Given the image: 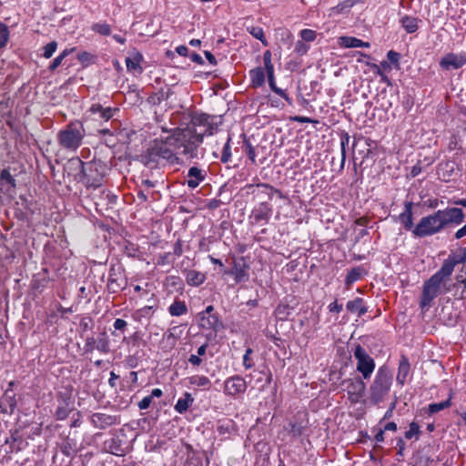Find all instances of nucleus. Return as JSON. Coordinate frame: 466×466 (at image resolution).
<instances>
[{
	"mask_svg": "<svg viewBox=\"0 0 466 466\" xmlns=\"http://www.w3.org/2000/svg\"><path fill=\"white\" fill-rule=\"evenodd\" d=\"M190 136L189 131H179L176 129L166 139H157L153 145L147 150L145 158L147 164L150 162L158 163L160 159L167 160L174 164L177 163V154H188L193 150L192 147L187 141Z\"/></svg>",
	"mask_w": 466,
	"mask_h": 466,
	"instance_id": "nucleus-1",
	"label": "nucleus"
},
{
	"mask_svg": "<svg viewBox=\"0 0 466 466\" xmlns=\"http://www.w3.org/2000/svg\"><path fill=\"white\" fill-rule=\"evenodd\" d=\"M464 220V213L459 208H447L440 209L431 215L420 218L412 234L417 238H424L441 232L449 225L458 226Z\"/></svg>",
	"mask_w": 466,
	"mask_h": 466,
	"instance_id": "nucleus-2",
	"label": "nucleus"
},
{
	"mask_svg": "<svg viewBox=\"0 0 466 466\" xmlns=\"http://www.w3.org/2000/svg\"><path fill=\"white\" fill-rule=\"evenodd\" d=\"M454 267L455 261L446 259L441 268L424 283L420 300L421 308L431 306L439 294L449 291L447 282L454 270Z\"/></svg>",
	"mask_w": 466,
	"mask_h": 466,
	"instance_id": "nucleus-3",
	"label": "nucleus"
},
{
	"mask_svg": "<svg viewBox=\"0 0 466 466\" xmlns=\"http://www.w3.org/2000/svg\"><path fill=\"white\" fill-rule=\"evenodd\" d=\"M210 120L211 116L208 115H197L192 119L193 127L182 130L190 132V136L187 137V141L193 149L202 142L204 136L212 135Z\"/></svg>",
	"mask_w": 466,
	"mask_h": 466,
	"instance_id": "nucleus-4",
	"label": "nucleus"
},
{
	"mask_svg": "<svg viewBox=\"0 0 466 466\" xmlns=\"http://www.w3.org/2000/svg\"><path fill=\"white\" fill-rule=\"evenodd\" d=\"M391 386V376L389 370L383 367L377 371L375 379L370 387V398L373 404L384 400Z\"/></svg>",
	"mask_w": 466,
	"mask_h": 466,
	"instance_id": "nucleus-5",
	"label": "nucleus"
},
{
	"mask_svg": "<svg viewBox=\"0 0 466 466\" xmlns=\"http://www.w3.org/2000/svg\"><path fill=\"white\" fill-rule=\"evenodd\" d=\"M84 137V130L78 124H70L58 134V141L61 147L68 150H76Z\"/></svg>",
	"mask_w": 466,
	"mask_h": 466,
	"instance_id": "nucleus-6",
	"label": "nucleus"
},
{
	"mask_svg": "<svg viewBox=\"0 0 466 466\" xmlns=\"http://www.w3.org/2000/svg\"><path fill=\"white\" fill-rule=\"evenodd\" d=\"M354 357L357 360L356 370L360 372L363 379H369L374 371V360L360 345L355 348Z\"/></svg>",
	"mask_w": 466,
	"mask_h": 466,
	"instance_id": "nucleus-7",
	"label": "nucleus"
},
{
	"mask_svg": "<svg viewBox=\"0 0 466 466\" xmlns=\"http://www.w3.org/2000/svg\"><path fill=\"white\" fill-rule=\"evenodd\" d=\"M343 390L347 392L348 399L352 404L358 403L363 397L366 385L360 378L347 379L342 381Z\"/></svg>",
	"mask_w": 466,
	"mask_h": 466,
	"instance_id": "nucleus-8",
	"label": "nucleus"
},
{
	"mask_svg": "<svg viewBox=\"0 0 466 466\" xmlns=\"http://www.w3.org/2000/svg\"><path fill=\"white\" fill-rule=\"evenodd\" d=\"M439 65L445 71L459 69L466 65V52L447 53L441 58Z\"/></svg>",
	"mask_w": 466,
	"mask_h": 466,
	"instance_id": "nucleus-9",
	"label": "nucleus"
},
{
	"mask_svg": "<svg viewBox=\"0 0 466 466\" xmlns=\"http://www.w3.org/2000/svg\"><path fill=\"white\" fill-rule=\"evenodd\" d=\"M247 390L246 380L240 376H232L224 382V393L229 396L242 394Z\"/></svg>",
	"mask_w": 466,
	"mask_h": 466,
	"instance_id": "nucleus-10",
	"label": "nucleus"
},
{
	"mask_svg": "<svg viewBox=\"0 0 466 466\" xmlns=\"http://www.w3.org/2000/svg\"><path fill=\"white\" fill-rule=\"evenodd\" d=\"M198 325L205 329L217 330L221 323L217 315H206V313L198 314Z\"/></svg>",
	"mask_w": 466,
	"mask_h": 466,
	"instance_id": "nucleus-11",
	"label": "nucleus"
},
{
	"mask_svg": "<svg viewBox=\"0 0 466 466\" xmlns=\"http://www.w3.org/2000/svg\"><path fill=\"white\" fill-rule=\"evenodd\" d=\"M205 179L203 171L197 167H192L187 172V185L190 188H196Z\"/></svg>",
	"mask_w": 466,
	"mask_h": 466,
	"instance_id": "nucleus-12",
	"label": "nucleus"
},
{
	"mask_svg": "<svg viewBox=\"0 0 466 466\" xmlns=\"http://www.w3.org/2000/svg\"><path fill=\"white\" fill-rule=\"evenodd\" d=\"M339 46L344 48H356L370 46L369 42H364L361 39L353 36H340L338 40Z\"/></svg>",
	"mask_w": 466,
	"mask_h": 466,
	"instance_id": "nucleus-13",
	"label": "nucleus"
},
{
	"mask_svg": "<svg viewBox=\"0 0 466 466\" xmlns=\"http://www.w3.org/2000/svg\"><path fill=\"white\" fill-rule=\"evenodd\" d=\"M412 206V202H406L404 206V210L399 216L400 223L404 226L405 229L407 230H410L413 228Z\"/></svg>",
	"mask_w": 466,
	"mask_h": 466,
	"instance_id": "nucleus-14",
	"label": "nucleus"
},
{
	"mask_svg": "<svg viewBox=\"0 0 466 466\" xmlns=\"http://www.w3.org/2000/svg\"><path fill=\"white\" fill-rule=\"evenodd\" d=\"M93 423L99 428H106L116 423V418L104 413H96L92 416Z\"/></svg>",
	"mask_w": 466,
	"mask_h": 466,
	"instance_id": "nucleus-15",
	"label": "nucleus"
},
{
	"mask_svg": "<svg viewBox=\"0 0 466 466\" xmlns=\"http://www.w3.org/2000/svg\"><path fill=\"white\" fill-rule=\"evenodd\" d=\"M410 366L409 360L405 356H402L399 363L398 374L396 377L398 383L400 385L404 384L410 373Z\"/></svg>",
	"mask_w": 466,
	"mask_h": 466,
	"instance_id": "nucleus-16",
	"label": "nucleus"
},
{
	"mask_svg": "<svg viewBox=\"0 0 466 466\" xmlns=\"http://www.w3.org/2000/svg\"><path fill=\"white\" fill-rule=\"evenodd\" d=\"M206 279L204 273L197 270H188L186 274V281L189 286L198 287Z\"/></svg>",
	"mask_w": 466,
	"mask_h": 466,
	"instance_id": "nucleus-17",
	"label": "nucleus"
},
{
	"mask_svg": "<svg viewBox=\"0 0 466 466\" xmlns=\"http://www.w3.org/2000/svg\"><path fill=\"white\" fill-rule=\"evenodd\" d=\"M90 112L94 115H98L99 118L108 120L113 116V109L111 107L104 108L99 104H93L90 107Z\"/></svg>",
	"mask_w": 466,
	"mask_h": 466,
	"instance_id": "nucleus-18",
	"label": "nucleus"
},
{
	"mask_svg": "<svg viewBox=\"0 0 466 466\" xmlns=\"http://www.w3.org/2000/svg\"><path fill=\"white\" fill-rule=\"evenodd\" d=\"M194 399L190 393L186 392L183 398L177 400L175 405V410L180 414L187 411L189 406L193 403Z\"/></svg>",
	"mask_w": 466,
	"mask_h": 466,
	"instance_id": "nucleus-19",
	"label": "nucleus"
},
{
	"mask_svg": "<svg viewBox=\"0 0 466 466\" xmlns=\"http://www.w3.org/2000/svg\"><path fill=\"white\" fill-rule=\"evenodd\" d=\"M347 309L350 312L357 313L358 316H362L367 312V309L363 306V300L360 298L350 300L347 303Z\"/></svg>",
	"mask_w": 466,
	"mask_h": 466,
	"instance_id": "nucleus-20",
	"label": "nucleus"
},
{
	"mask_svg": "<svg viewBox=\"0 0 466 466\" xmlns=\"http://www.w3.org/2000/svg\"><path fill=\"white\" fill-rule=\"evenodd\" d=\"M249 76L255 87L261 86L265 83V72L262 67H256L250 70Z\"/></svg>",
	"mask_w": 466,
	"mask_h": 466,
	"instance_id": "nucleus-21",
	"label": "nucleus"
},
{
	"mask_svg": "<svg viewBox=\"0 0 466 466\" xmlns=\"http://www.w3.org/2000/svg\"><path fill=\"white\" fill-rule=\"evenodd\" d=\"M419 19L413 16L405 15L401 18L400 23L404 29L411 34L418 30L419 28Z\"/></svg>",
	"mask_w": 466,
	"mask_h": 466,
	"instance_id": "nucleus-22",
	"label": "nucleus"
},
{
	"mask_svg": "<svg viewBox=\"0 0 466 466\" xmlns=\"http://www.w3.org/2000/svg\"><path fill=\"white\" fill-rule=\"evenodd\" d=\"M188 383L191 386L198 388H208L210 385V380L204 375H193L187 378Z\"/></svg>",
	"mask_w": 466,
	"mask_h": 466,
	"instance_id": "nucleus-23",
	"label": "nucleus"
},
{
	"mask_svg": "<svg viewBox=\"0 0 466 466\" xmlns=\"http://www.w3.org/2000/svg\"><path fill=\"white\" fill-rule=\"evenodd\" d=\"M187 311V305L184 301L176 300L168 308V312L171 316H181L186 314Z\"/></svg>",
	"mask_w": 466,
	"mask_h": 466,
	"instance_id": "nucleus-24",
	"label": "nucleus"
},
{
	"mask_svg": "<svg viewBox=\"0 0 466 466\" xmlns=\"http://www.w3.org/2000/svg\"><path fill=\"white\" fill-rule=\"evenodd\" d=\"M271 212V208L266 203H261L258 208L253 212V216L256 221H260L268 218Z\"/></svg>",
	"mask_w": 466,
	"mask_h": 466,
	"instance_id": "nucleus-25",
	"label": "nucleus"
},
{
	"mask_svg": "<svg viewBox=\"0 0 466 466\" xmlns=\"http://www.w3.org/2000/svg\"><path fill=\"white\" fill-rule=\"evenodd\" d=\"M142 56L140 55H136L133 57H127L126 59V66L128 71L141 73L142 68L140 66V61Z\"/></svg>",
	"mask_w": 466,
	"mask_h": 466,
	"instance_id": "nucleus-26",
	"label": "nucleus"
},
{
	"mask_svg": "<svg viewBox=\"0 0 466 466\" xmlns=\"http://www.w3.org/2000/svg\"><path fill=\"white\" fill-rule=\"evenodd\" d=\"M264 62V72H267L268 76H274V66L272 64V55L269 50H267L263 54Z\"/></svg>",
	"mask_w": 466,
	"mask_h": 466,
	"instance_id": "nucleus-27",
	"label": "nucleus"
},
{
	"mask_svg": "<svg viewBox=\"0 0 466 466\" xmlns=\"http://www.w3.org/2000/svg\"><path fill=\"white\" fill-rule=\"evenodd\" d=\"M264 62V72H267L268 76H274V66L272 64V55L269 50H267L263 54Z\"/></svg>",
	"mask_w": 466,
	"mask_h": 466,
	"instance_id": "nucleus-28",
	"label": "nucleus"
},
{
	"mask_svg": "<svg viewBox=\"0 0 466 466\" xmlns=\"http://www.w3.org/2000/svg\"><path fill=\"white\" fill-rule=\"evenodd\" d=\"M451 397L444 400V401H441V402H438V403H431L429 405L428 407V411L430 414H434V413H437L446 408H449L451 406Z\"/></svg>",
	"mask_w": 466,
	"mask_h": 466,
	"instance_id": "nucleus-29",
	"label": "nucleus"
},
{
	"mask_svg": "<svg viewBox=\"0 0 466 466\" xmlns=\"http://www.w3.org/2000/svg\"><path fill=\"white\" fill-rule=\"evenodd\" d=\"M248 31L256 39H258L265 46H268V41L265 38L264 31L261 27H259V26L248 27Z\"/></svg>",
	"mask_w": 466,
	"mask_h": 466,
	"instance_id": "nucleus-30",
	"label": "nucleus"
},
{
	"mask_svg": "<svg viewBox=\"0 0 466 466\" xmlns=\"http://www.w3.org/2000/svg\"><path fill=\"white\" fill-rule=\"evenodd\" d=\"M75 50V48L71 49H65L58 56H56L53 62L49 66V69L51 71H54L62 63L65 57H66L70 53H72Z\"/></svg>",
	"mask_w": 466,
	"mask_h": 466,
	"instance_id": "nucleus-31",
	"label": "nucleus"
},
{
	"mask_svg": "<svg viewBox=\"0 0 466 466\" xmlns=\"http://www.w3.org/2000/svg\"><path fill=\"white\" fill-rule=\"evenodd\" d=\"M92 30L102 35H108L111 33V27L106 23H96L92 25Z\"/></svg>",
	"mask_w": 466,
	"mask_h": 466,
	"instance_id": "nucleus-32",
	"label": "nucleus"
},
{
	"mask_svg": "<svg viewBox=\"0 0 466 466\" xmlns=\"http://www.w3.org/2000/svg\"><path fill=\"white\" fill-rule=\"evenodd\" d=\"M420 434V426L417 422H411L410 424V429L405 432V438L407 440H410L412 438H415L416 440L419 439V436Z\"/></svg>",
	"mask_w": 466,
	"mask_h": 466,
	"instance_id": "nucleus-33",
	"label": "nucleus"
},
{
	"mask_svg": "<svg viewBox=\"0 0 466 466\" xmlns=\"http://www.w3.org/2000/svg\"><path fill=\"white\" fill-rule=\"evenodd\" d=\"M8 39H9L8 27L5 24L0 23V48L6 46Z\"/></svg>",
	"mask_w": 466,
	"mask_h": 466,
	"instance_id": "nucleus-34",
	"label": "nucleus"
},
{
	"mask_svg": "<svg viewBox=\"0 0 466 466\" xmlns=\"http://www.w3.org/2000/svg\"><path fill=\"white\" fill-rule=\"evenodd\" d=\"M299 36L304 42H313L317 37V33L311 29H303L299 32Z\"/></svg>",
	"mask_w": 466,
	"mask_h": 466,
	"instance_id": "nucleus-35",
	"label": "nucleus"
},
{
	"mask_svg": "<svg viewBox=\"0 0 466 466\" xmlns=\"http://www.w3.org/2000/svg\"><path fill=\"white\" fill-rule=\"evenodd\" d=\"M56 48H57V43L56 41H52V42L48 43L44 47V54H43L44 57L50 58L56 52Z\"/></svg>",
	"mask_w": 466,
	"mask_h": 466,
	"instance_id": "nucleus-36",
	"label": "nucleus"
},
{
	"mask_svg": "<svg viewBox=\"0 0 466 466\" xmlns=\"http://www.w3.org/2000/svg\"><path fill=\"white\" fill-rule=\"evenodd\" d=\"M349 143H350V136L347 133H344L340 137L342 163H344L345 158H346V146H348Z\"/></svg>",
	"mask_w": 466,
	"mask_h": 466,
	"instance_id": "nucleus-37",
	"label": "nucleus"
},
{
	"mask_svg": "<svg viewBox=\"0 0 466 466\" xmlns=\"http://www.w3.org/2000/svg\"><path fill=\"white\" fill-rule=\"evenodd\" d=\"M229 141H230V139L228 138V142L225 144V146L223 147L222 156H221V161L223 163L228 162L231 157V148H230Z\"/></svg>",
	"mask_w": 466,
	"mask_h": 466,
	"instance_id": "nucleus-38",
	"label": "nucleus"
},
{
	"mask_svg": "<svg viewBox=\"0 0 466 466\" xmlns=\"http://www.w3.org/2000/svg\"><path fill=\"white\" fill-rule=\"evenodd\" d=\"M309 49V46L305 44L304 41H298L295 45L294 50L298 55L303 56V55L307 54Z\"/></svg>",
	"mask_w": 466,
	"mask_h": 466,
	"instance_id": "nucleus-39",
	"label": "nucleus"
},
{
	"mask_svg": "<svg viewBox=\"0 0 466 466\" xmlns=\"http://www.w3.org/2000/svg\"><path fill=\"white\" fill-rule=\"evenodd\" d=\"M251 353H252V350L250 348H248L246 350V353L243 357V365L247 370L251 369L254 366V363L251 361V360L249 358Z\"/></svg>",
	"mask_w": 466,
	"mask_h": 466,
	"instance_id": "nucleus-40",
	"label": "nucleus"
},
{
	"mask_svg": "<svg viewBox=\"0 0 466 466\" xmlns=\"http://www.w3.org/2000/svg\"><path fill=\"white\" fill-rule=\"evenodd\" d=\"M360 270L357 268H354L347 276L346 282H347V284H350V283L358 280L360 279Z\"/></svg>",
	"mask_w": 466,
	"mask_h": 466,
	"instance_id": "nucleus-41",
	"label": "nucleus"
},
{
	"mask_svg": "<svg viewBox=\"0 0 466 466\" xmlns=\"http://www.w3.org/2000/svg\"><path fill=\"white\" fill-rule=\"evenodd\" d=\"M246 153L248 157V158L253 162L255 163L256 161V153H255V149L254 147H252V145L249 143V142H246Z\"/></svg>",
	"mask_w": 466,
	"mask_h": 466,
	"instance_id": "nucleus-42",
	"label": "nucleus"
},
{
	"mask_svg": "<svg viewBox=\"0 0 466 466\" xmlns=\"http://www.w3.org/2000/svg\"><path fill=\"white\" fill-rule=\"evenodd\" d=\"M152 402V396H146L138 402V408L140 410L147 409Z\"/></svg>",
	"mask_w": 466,
	"mask_h": 466,
	"instance_id": "nucleus-43",
	"label": "nucleus"
},
{
	"mask_svg": "<svg viewBox=\"0 0 466 466\" xmlns=\"http://www.w3.org/2000/svg\"><path fill=\"white\" fill-rule=\"evenodd\" d=\"M127 321L122 319H116L114 322V328L116 330H121L124 332L127 329Z\"/></svg>",
	"mask_w": 466,
	"mask_h": 466,
	"instance_id": "nucleus-44",
	"label": "nucleus"
},
{
	"mask_svg": "<svg viewBox=\"0 0 466 466\" xmlns=\"http://www.w3.org/2000/svg\"><path fill=\"white\" fill-rule=\"evenodd\" d=\"M96 349L101 352H108L109 351L108 341L105 339H99Z\"/></svg>",
	"mask_w": 466,
	"mask_h": 466,
	"instance_id": "nucleus-45",
	"label": "nucleus"
},
{
	"mask_svg": "<svg viewBox=\"0 0 466 466\" xmlns=\"http://www.w3.org/2000/svg\"><path fill=\"white\" fill-rule=\"evenodd\" d=\"M328 308L330 312L339 313L342 310V305L339 304L337 301L330 303Z\"/></svg>",
	"mask_w": 466,
	"mask_h": 466,
	"instance_id": "nucleus-46",
	"label": "nucleus"
},
{
	"mask_svg": "<svg viewBox=\"0 0 466 466\" xmlns=\"http://www.w3.org/2000/svg\"><path fill=\"white\" fill-rule=\"evenodd\" d=\"M183 253V248H182V241L180 239H178L175 245H174V254L177 257L181 256Z\"/></svg>",
	"mask_w": 466,
	"mask_h": 466,
	"instance_id": "nucleus-47",
	"label": "nucleus"
},
{
	"mask_svg": "<svg viewBox=\"0 0 466 466\" xmlns=\"http://www.w3.org/2000/svg\"><path fill=\"white\" fill-rule=\"evenodd\" d=\"M387 57L392 63H397L399 61V54L392 50L388 52Z\"/></svg>",
	"mask_w": 466,
	"mask_h": 466,
	"instance_id": "nucleus-48",
	"label": "nucleus"
},
{
	"mask_svg": "<svg viewBox=\"0 0 466 466\" xmlns=\"http://www.w3.org/2000/svg\"><path fill=\"white\" fill-rule=\"evenodd\" d=\"M465 236H466V224L462 228H459L454 234V237L457 239H460Z\"/></svg>",
	"mask_w": 466,
	"mask_h": 466,
	"instance_id": "nucleus-49",
	"label": "nucleus"
},
{
	"mask_svg": "<svg viewBox=\"0 0 466 466\" xmlns=\"http://www.w3.org/2000/svg\"><path fill=\"white\" fill-rule=\"evenodd\" d=\"M1 178L3 180H6L9 183L14 182V178L12 177L11 174L5 169L1 172Z\"/></svg>",
	"mask_w": 466,
	"mask_h": 466,
	"instance_id": "nucleus-50",
	"label": "nucleus"
},
{
	"mask_svg": "<svg viewBox=\"0 0 466 466\" xmlns=\"http://www.w3.org/2000/svg\"><path fill=\"white\" fill-rule=\"evenodd\" d=\"M370 67L371 68L372 72L380 76H382L383 74V71L381 70L380 66L379 65H376V64H369Z\"/></svg>",
	"mask_w": 466,
	"mask_h": 466,
	"instance_id": "nucleus-51",
	"label": "nucleus"
},
{
	"mask_svg": "<svg viewBox=\"0 0 466 466\" xmlns=\"http://www.w3.org/2000/svg\"><path fill=\"white\" fill-rule=\"evenodd\" d=\"M188 361L192 364V365H195V366H198L200 363H201V359L199 358V356L198 355H191L189 357V360Z\"/></svg>",
	"mask_w": 466,
	"mask_h": 466,
	"instance_id": "nucleus-52",
	"label": "nucleus"
},
{
	"mask_svg": "<svg viewBox=\"0 0 466 466\" xmlns=\"http://www.w3.org/2000/svg\"><path fill=\"white\" fill-rule=\"evenodd\" d=\"M245 273L243 269H238L236 268L235 272V279L237 282L242 281L244 279Z\"/></svg>",
	"mask_w": 466,
	"mask_h": 466,
	"instance_id": "nucleus-53",
	"label": "nucleus"
},
{
	"mask_svg": "<svg viewBox=\"0 0 466 466\" xmlns=\"http://www.w3.org/2000/svg\"><path fill=\"white\" fill-rule=\"evenodd\" d=\"M273 92H275L276 94H278L279 96H280L281 97H283L284 99H286L287 101H289V97L288 96V95L286 94V92L279 88V87H276Z\"/></svg>",
	"mask_w": 466,
	"mask_h": 466,
	"instance_id": "nucleus-54",
	"label": "nucleus"
},
{
	"mask_svg": "<svg viewBox=\"0 0 466 466\" xmlns=\"http://www.w3.org/2000/svg\"><path fill=\"white\" fill-rule=\"evenodd\" d=\"M178 55L186 56L187 55V47L186 46H178L176 48Z\"/></svg>",
	"mask_w": 466,
	"mask_h": 466,
	"instance_id": "nucleus-55",
	"label": "nucleus"
},
{
	"mask_svg": "<svg viewBox=\"0 0 466 466\" xmlns=\"http://www.w3.org/2000/svg\"><path fill=\"white\" fill-rule=\"evenodd\" d=\"M91 57V55L87 52H83L81 54L78 55L77 58L79 61L81 62H86V61H88Z\"/></svg>",
	"mask_w": 466,
	"mask_h": 466,
	"instance_id": "nucleus-56",
	"label": "nucleus"
},
{
	"mask_svg": "<svg viewBox=\"0 0 466 466\" xmlns=\"http://www.w3.org/2000/svg\"><path fill=\"white\" fill-rule=\"evenodd\" d=\"M384 431H397V424L395 422H388L385 426H384Z\"/></svg>",
	"mask_w": 466,
	"mask_h": 466,
	"instance_id": "nucleus-57",
	"label": "nucleus"
},
{
	"mask_svg": "<svg viewBox=\"0 0 466 466\" xmlns=\"http://www.w3.org/2000/svg\"><path fill=\"white\" fill-rule=\"evenodd\" d=\"M451 203L456 206H461V207L466 208V199H463V198H458V199L454 198L451 200Z\"/></svg>",
	"mask_w": 466,
	"mask_h": 466,
	"instance_id": "nucleus-58",
	"label": "nucleus"
},
{
	"mask_svg": "<svg viewBox=\"0 0 466 466\" xmlns=\"http://www.w3.org/2000/svg\"><path fill=\"white\" fill-rule=\"evenodd\" d=\"M206 58L208 60V62L212 65H216L217 61L215 56L208 51L205 52Z\"/></svg>",
	"mask_w": 466,
	"mask_h": 466,
	"instance_id": "nucleus-59",
	"label": "nucleus"
},
{
	"mask_svg": "<svg viewBox=\"0 0 466 466\" xmlns=\"http://www.w3.org/2000/svg\"><path fill=\"white\" fill-rule=\"evenodd\" d=\"M293 120L297 121V122H299V123H309L311 122V120L309 118V117H306V116H295L293 118Z\"/></svg>",
	"mask_w": 466,
	"mask_h": 466,
	"instance_id": "nucleus-60",
	"label": "nucleus"
},
{
	"mask_svg": "<svg viewBox=\"0 0 466 466\" xmlns=\"http://www.w3.org/2000/svg\"><path fill=\"white\" fill-rule=\"evenodd\" d=\"M268 85H269L271 90L273 91L277 87L276 82H275V76H268Z\"/></svg>",
	"mask_w": 466,
	"mask_h": 466,
	"instance_id": "nucleus-61",
	"label": "nucleus"
},
{
	"mask_svg": "<svg viewBox=\"0 0 466 466\" xmlns=\"http://www.w3.org/2000/svg\"><path fill=\"white\" fill-rule=\"evenodd\" d=\"M384 430H380L376 435L375 440L379 442H381L384 441Z\"/></svg>",
	"mask_w": 466,
	"mask_h": 466,
	"instance_id": "nucleus-62",
	"label": "nucleus"
},
{
	"mask_svg": "<svg viewBox=\"0 0 466 466\" xmlns=\"http://www.w3.org/2000/svg\"><path fill=\"white\" fill-rule=\"evenodd\" d=\"M118 379V376L114 372H110V379H109V384L114 387L115 386V380Z\"/></svg>",
	"mask_w": 466,
	"mask_h": 466,
	"instance_id": "nucleus-63",
	"label": "nucleus"
},
{
	"mask_svg": "<svg viewBox=\"0 0 466 466\" xmlns=\"http://www.w3.org/2000/svg\"><path fill=\"white\" fill-rule=\"evenodd\" d=\"M162 394H163V392H162V390H161L160 389H154V390L151 391V395H150V396H152V399H153L154 397H156V398H159V397H161V396H162Z\"/></svg>",
	"mask_w": 466,
	"mask_h": 466,
	"instance_id": "nucleus-64",
	"label": "nucleus"
}]
</instances>
